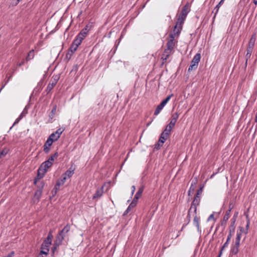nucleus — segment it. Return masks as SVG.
<instances>
[{
    "instance_id": "nucleus-43",
    "label": "nucleus",
    "mask_w": 257,
    "mask_h": 257,
    "mask_svg": "<svg viewBox=\"0 0 257 257\" xmlns=\"http://www.w3.org/2000/svg\"><path fill=\"white\" fill-rule=\"evenodd\" d=\"M179 117V114L178 112H176L172 115V119L177 121V119Z\"/></svg>"
},
{
    "instance_id": "nucleus-22",
    "label": "nucleus",
    "mask_w": 257,
    "mask_h": 257,
    "mask_svg": "<svg viewBox=\"0 0 257 257\" xmlns=\"http://www.w3.org/2000/svg\"><path fill=\"white\" fill-rule=\"evenodd\" d=\"M56 109H57V105L55 104L53 106L52 109L51 110V111L49 115V119H52L54 117L55 115L56 112Z\"/></svg>"
},
{
    "instance_id": "nucleus-52",
    "label": "nucleus",
    "mask_w": 257,
    "mask_h": 257,
    "mask_svg": "<svg viewBox=\"0 0 257 257\" xmlns=\"http://www.w3.org/2000/svg\"><path fill=\"white\" fill-rule=\"evenodd\" d=\"M253 48L251 47L248 46L247 48V53H252V50Z\"/></svg>"
},
{
    "instance_id": "nucleus-11",
    "label": "nucleus",
    "mask_w": 257,
    "mask_h": 257,
    "mask_svg": "<svg viewBox=\"0 0 257 257\" xmlns=\"http://www.w3.org/2000/svg\"><path fill=\"white\" fill-rule=\"evenodd\" d=\"M238 216V212H236L234 213L232 218L231 219L230 221V224L229 226V229L231 230V231H234L235 229V223L236 220V218Z\"/></svg>"
},
{
    "instance_id": "nucleus-29",
    "label": "nucleus",
    "mask_w": 257,
    "mask_h": 257,
    "mask_svg": "<svg viewBox=\"0 0 257 257\" xmlns=\"http://www.w3.org/2000/svg\"><path fill=\"white\" fill-rule=\"evenodd\" d=\"M49 251V247H46L41 246L40 253L43 254L47 255Z\"/></svg>"
},
{
    "instance_id": "nucleus-9",
    "label": "nucleus",
    "mask_w": 257,
    "mask_h": 257,
    "mask_svg": "<svg viewBox=\"0 0 257 257\" xmlns=\"http://www.w3.org/2000/svg\"><path fill=\"white\" fill-rule=\"evenodd\" d=\"M52 166V163H50L49 161H46L42 163L39 169H40V171H45L46 173L48 169Z\"/></svg>"
},
{
    "instance_id": "nucleus-42",
    "label": "nucleus",
    "mask_w": 257,
    "mask_h": 257,
    "mask_svg": "<svg viewBox=\"0 0 257 257\" xmlns=\"http://www.w3.org/2000/svg\"><path fill=\"white\" fill-rule=\"evenodd\" d=\"M233 207H234V202L233 201H230L229 203V208L227 211H229V213H230L231 210L233 208Z\"/></svg>"
},
{
    "instance_id": "nucleus-24",
    "label": "nucleus",
    "mask_w": 257,
    "mask_h": 257,
    "mask_svg": "<svg viewBox=\"0 0 257 257\" xmlns=\"http://www.w3.org/2000/svg\"><path fill=\"white\" fill-rule=\"evenodd\" d=\"M35 54H34V50H31L28 54L26 58V61H29L32 59H33L34 58Z\"/></svg>"
},
{
    "instance_id": "nucleus-14",
    "label": "nucleus",
    "mask_w": 257,
    "mask_h": 257,
    "mask_svg": "<svg viewBox=\"0 0 257 257\" xmlns=\"http://www.w3.org/2000/svg\"><path fill=\"white\" fill-rule=\"evenodd\" d=\"M175 42L173 41L172 40H168L166 45L167 48L165 50L172 52L175 45Z\"/></svg>"
},
{
    "instance_id": "nucleus-38",
    "label": "nucleus",
    "mask_w": 257,
    "mask_h": 257,
    "mask_svg": "<svg viewBox=\"0 0 257 257\" xmlns=\"http://www.w3.org/2000/svg\"><path fill=\"white\" fill-rule=\"evenodd\" d=\"M64 129L62 128H58L56 132L54 133L58 136L59 137H60L61 134L64 132Z\"/></svg>"
},
{
    "instance_id": "nucleus-53",
    "label": "nucleus",
    "mask_w": 257,
    "mask_h": 257,
    "mask_svg": "<svg viewBox=\"0 0 257 257\" xmlns=\"http://www.w3.org/2000/svg\"><path fill=\"white\" fill-rule=\"evenodd\" d=\"M249 220H248L247 222V224L246 225V231L245 232V234H247V232H248V228H249Z\"/></svg>"
},
{
    "instance_id": "nucleus-37",
    "label": "nucleus",
    "mask_w": 257,
    "mask_h": 257,
    "mask_svg": "<svg viewBox=\"0 0 257 257\" xmlns=\"http://www.w3.org/2000/svg\"><path fill=\"white\" fill-rule=\"evenodd\" d=\"M53 143V142L51 141V140L50 139L48 138L47 140L45 143L44 146H45V147H48L50 148V147L52 145Z\"/></svg>"
},
{
    "instance_id": "nucleus-21",
    "label": "nucleus",
    "mask_w": 257,
    "mask_h": 257,
    "mask_svg": "<svg viewBox=\"0 0 257 257\" xmlns=\"http://www.w3.org/2000/svg\"><path fill=\"white\" fill-rule=\"evenodd\" d=\"M171 53V51H167V50H164L163 54H162V59L163 60V63L166 61L167 59L169 58L170 54Z\"/></svg>"
},
{
    "instance_id": "nucleus-33",
    "label": "nucleus",
    "mask_w": 257,
    "mask_h": 257,
    "mask_svg": "<svg viewBox=\"0 0 257 257\" xmlns=\"http://www.w3.org/2000/svg\"><path fill=\"white\" fill-rule=\"evenodd\" d=\"M52 243V241L50 240H47V239H45L43 242L42 243L41 246L46 247H50V245Z\"/></svg>"
},
{
    "instance_id": "nucleus-2",
    "label": "nucleus",
    "mask_w": 257,
    "mask_h": 257,
    "mask_svg": "<svg viewBox=\"0 0 257 257\" xmlns=\"http://www.w3.org/2000/svg\"><path fill=\"white\" fill-rule=\"evenodd\" d=\"M190 6L189 3H187L183 6L177 19V22H178V23H182L183 24H184L187 15L190 11Z\"/></svg>"
},
{
    "instance_id": "nucleus-6",
    "label": "nucleus",
    "mask_w": 257,
    "mask_h": 257,
    "mask_svg": "<svg viewBox=\"0 0 257 257\" xmlns=\"http://www.w3.org/2000/svg\"><path fill=\"white\" fill-rule=\"evenodd\" d=\"M88 26H86L84 28H83L80 32L76 36V38L78 40H80L81 42L88 35Z\"/></svg>"
},
{
    "instance_id": "nucleus-50",
    "label": "nucleus",
    "mask_w": 257,
    "mask_h": 257,
    "mask_svg": "<svg viewBox=\"0 0 257 257\" xmlns=\"http://www.w3.org/2000/svg\"><path fill=\"white\" fill-rule=\"evenodd\" d=\"M43 147H44V151L45 152V153L46 154L48 153L50 150V148L48 147H45V146H44Z\"/></svg>"
},
{
    "instance_id": "nucleus-25",
    "label": "nucleus",
    "mask_w": 257,
    "mask_h": 257,
    "mask_svg": "<svg viewBox=\"0 0 257 257\" xmlns=\"http://www.w3.org/2000/svg\"><path fill=\"white\" fill-rule=\"evenodd\" d=\"M37 172H38L37 175L35 177V179L39 180L44 177L46 173L45 172V171H40V169H38Z\"/></svg>"
},
{
    "instance_id": "nucleus-40",
    "label": "nucleus",
    "mask_w": 257,
    "mask_h": 257,
    "mask_svg": "<svg viewBox=\"0 0 257 257\" xmlns=\"http://www.w3.org/2000/svg\"><path fill=\"white\" fill-rule=\"evenodd\" d=\"M203 188V187L202 186V187H200V189L197 190V192L195 195L196 197H200V195H201V194L202 193Z\"/></svg>"
},
{
    "instance_id": "nucleus-5",
    "label": "nucleus",
    "mask_w": 257,
    "mask_h": 257,
    "mask_svg": "<svg viewBox=\"0 0 257 257\" xmlns=\"http://www.w3.org/2000/svg\"><path fill=\"white\" fill-rule=\"evenodd\" d=\"M60 77L58 75H54L53 76L51 80V82L48 84L47 88L46 89V91L47 93L50 92L52 89L54 88V87L56 85L57 82L58 81Z\"/></svg>"
},
{
    "instance_id": "nucleus-41",
    "label": "nucleus",
    "mask_w": 257,
    "mask_h": 257,
    "mask_svg": "<svg viewBox=\"0 0 257 257\" xmlns=\"http://www.w3.org/2000/svg\"><path fill=\"white\" fill-rule=\"evenodd\" d=\"M234 231H231V230L229 229V233L227 235V239H226L227 240L230 241L231 238L233 234L234 233Z\"/></svg>"
},
{
    "instance_id": "nucleus-16",
    "label": "nucleus",
    "mask_w": 257,
    "mask_h": 257,
    "mask_svg": "<svg viewBox=\"0 0 257 257\" xmlns=\"http://www.w3.org/2000/svg\"><path fill=\"white\" fill-rule=\"evenodd\" d=\"M144 186H142L139 188L137 192L136 193L135 197L133 200H136V202L137 203L138 200L141 197L142 193L144 191Z\"/></svg>"
},
{
    "instance_id": "nucleus-44",
    "label": "nucleus",
    "mask_w": 257,
    "mask_h": 257,
    "mask_svg": "<svg viewBox=\"0 0 257 257\" xmlns=\"http://www.w3.org/2000/svg\"><path fill=\"white\" fill-rule=\"evenodd\" d=\"M251 55V53H248H248H246V55L245 56V59H246L245 64V67L247 65V63L248 60L250 58Z\"/></svg>"
},
{
    "instance_id": "nucleus-59",
    "label": "nucleus",
    "mask_w": 257,
    "mask_h": 257,
    "mask_svg": "<svg viewBox=\"0 0 257 257\" xmlns=\"http://www.w3.org/2000/svg\"><path fill=\"white\" fill-rule=\"evenodd\" d=\"M131 189H132L131 194H132V195H133L134 193H135V191L136 190V187H135V186H134V185L132 186V187H131Z\"/></svg>"
},
{
    "instance_id": "nucleus-30",
    "label": "nucleus",
    "mask_w": 257,
    "mask_h": 257,
    "mask_svg": "<svg viewBox=\"0 0 257 257\" xmlns=\"http://www.w3.org/2000/svg\"><path fill=\"white\" fill-rule=\"evenodd\" d=\"M44 186H45L44 182L41 181L40 184H39L37 186V190L36 191L42 193Z\"/></svg>"
},
{
    "instance_id": "nucleus-47",
    "label": "nucleus",
    "mask_w": 257,
    "mask_h": 257,
    "mask_svg": "<svg viewBox=\"0 0 257 257\" xmlns=\"http://www.w3.org/2000/svg\"><path fill=\"white\" fill-rule=\"evenodd\" d=\"M176 121H175V120L173 119H171L170 123H169V125H170L172 127H174L176 123Z\"/></svg>"
},
{
    "instance_id": "nucleus-27",
    "label": "nucleus",
    "mask_w": 257,
    "mask_h": 257,
    "mask_svg": "<svg viewBox=\"0 0 257 257\" xmlns=\"http://www.w3.org/2000/svg\"><path fill=\"white\" fill-rule=\"evenodd\" d=\"M58 157V153L56 152L55 154L51 156L47 161H49L50 163H52V165L56 159Z\"/></svg>"
},
{
    "instance_id": "nucleus-15",
    "label": "nucleus",
    "mask_w": 257,
    "mask_h": 257,
    "mask_svg": "<svg viewBox=\"0 0 257 257\" xmlns=\"http://www.w3.org/2000/svg\"><path fill=\"white\" fill-rule=\"evenodd\" d=\"M42 193L36 191L33 198V202L34 203H38L40 199Z\"/></svg>"
},
{
    "instance_id": "nucleus-4",
    "label": "nucleus",
    "mask_w": 257,
    "mask_h": 257,
    "mask_svg": "<svg viewBox=\"0 0 257 257\" xmlns=\"http://www.w3.org/2000/svg\"><path fill=\"white\" fill-rule=\"evenodd\" d=\"M173 96V94H171L168 95L164 100H163L161 103L158 105L156 108V110L154 112V115H157L163 108V107L165 106V105L167 103V102L169 101L170 98Z\"/></svg>"
},
{
    "instance_id": "nucleus-55",
    "label": "nucleus",
    "mask_w": 257,
    "mask_h": 257,
    "mask_svg": "<svg viewBox=\"0 0 257 257\" xmlns=\"http://www.w3.org/2000/svg\"><path fill=\"white\" fill-rule=\"evenodd\" d=\"M60 186H61L60 184L58 182H57V183L54 187V189L58 191L59 189Z\"/></svg>"
},
{
    "instance_id": "nucleus-45",
    "label": "nucleus",
    "mask_w": 257,
    "mask_h": 257,
    "mask_svg": "<svg viewBox=\"0 0 257 257\" xmlns=\"http://www.w3.org/2000/svg\"><path fill=\"white\" fill-rule=\"evenodd\" d=\"M176 36V35H175V34H174V33L171 32L169 35V40H172L173 41H175L174 38Z\"/></svg>"
},
{
    "instance_id": "nucleus-12",
    "label": "nucleus",
    "mask_w": 257,
    "mask_h": 257,
    "mask_svg": "<svg viewBox=\"0 0 257 257\" xmlns=\"http://www.w3.org/2000/svg\"><path fill=\"white\" fill-rule=\"evenodd\" d=\"M183 25V24L182 23H178V22L177 21L176 25L174 26L172 33L179 36L182 31Z\"/></svg>"
},
{
    "instance_id": "nucleus-8",
    "label": "nucleus",
    "mask_w": 257,
    "mask_h": 257,
    "mask_svg": "<svg viewBox=\"0 0 257 257\" xmlns=\"http://www.w3.org/2000/svg\"><path fill=\"white\" fill-rule=\"evenodd\" d=\"M239 228H240V231L237 232L236 233V237L235 238V243L234 244L232 245L235 247H237L238 248H239V246L240 245V241L241 234L244 230V228L242 227H239Z\"/></svg>"
},
{
    "instance_id": "nucleus-48",
    "label": "nucleus",
    "mask_w": 257,
    "mask_h": 257,
    "mask_svg": "<svg viewBox=\"0 0 257 257\" xmlns=\"http://www.w3.org/2000/svg\"><path fill=\"white\" fill-rule=\"evenodd\" d=\"M197 183V178H195L194 180H193L192 181V183H191V187H190V189H191V188L192 187V186H193L194 185H195Z\"/></svg>"
},
{
    "instance_id": "nucleus-18",
    "label": "nucleus",
    "mask_w": 257,
    "mask_h": 257,
    "mask_svg": "<svg viewBox=\"0 0 257 257\" xmlns=\"http://www.w3.org/2000/svg\"><path fill=\"white\" fill-rule=\"evenodd\" d=\"M74 169H73L72 167H71L64 174L62 175V176L66 177L68 176V178H70L74 174Z\"/></svg>"
},
{
    "instance_id": "nucleus-20",
    "label": "nucleus",
    "mask_w": 257,
    "mask_h": 257,
    "mask_svg": "<svg viewBox=\"0 0 257 257\" xmlns=\"http://www.w3.org/2000/svg\"><path fill=\"white\" fill-rule=\"evenodd\" d=\"M255 40H256V34H253L252 35V36L249 40V43L248 44V46H249V47L250 46V47L253 48L254 44H255Z\"/></svg>"
},
{
    "instance_id": "nucleus-46",
    "label": "nucleus",
    "mask_w": 257,
    "mask_h": 257,
    "mask_svg": "<svg viewBox=\"0 0 257 257\" xmlns=\"http://www.w3.org/2000/svg\"><path fill=\"white\" fill-rule=\"evenodd\" d=\"M163 144H160V141H159L158 143L155 145V148L157 150H159L160 149L161 147H162L163 146Z\"/></svg>"
},
{
    "instance_id": "nucleus-49",
    "label": "nucleus",
    "mask_w": 257,
    "mask_h": 257,
    "mask_svg": "<svg viewBox=\"0 0 257 257\" xmlns=\"http://www.w3.org/2000/svg\"><path fill=\"white\" fill-rule=\"evenodd\" d=\"M22 116H19L15 121L14 124H13V125H16V124L18 123L20 121V120L21 119H22Z\"/></svg>"
},
{
    "instance_id": "nucleus-23",
    "label": "nucleus",
    "mask_w": 257,
    "mask_h": 257,
    "mask_svg": "<svg viewBox=\"0 0 257 257\" xmlns=\"http://www.w3.org/2000/svg\"><path fill=\"white\" fill-rule=\"evenodd\" d=\"M199 221L200 217H198L196 215L193 219V224L197 228L198 231L200 230Z\"/></svg>"
},
{
    "instance_id": "nucleus-36",
    "label": "nucleus",
    "mask_w": 257,
    "mask_h": 257,
    "mask_svg": "<svg viewBox=\"0 0 257 257\" xmlns=\"http://www.w3.org/2000/svg\"><path fill=\"white\" fill-rule=\"evenodd\" d=\"M67 179V177H65V176H63L62 175L61 177V179L59 180H58L57 182H58L60 185H62L64 184V183L65 182L66 180Z\"/></svg>"
},
{
    "instance_id": "nucleus-64",
    "label": "nucleus",
    "mask_w": 257,
    "mask_h": 257,
    "mask_svg": "<svg viewBox=\"0 0 257 257\" xmlns=\"http://www.w3.org/2000/svg\"><path fill=\"white\" fill-rule=\"evenodd\" d=\"M12 76H13V74H12L10 76H9V77L8 78V79H7V81H6V83H8V82L10 81V78H11V77H12Z\"/></svg>"
},
{
    "instance_id": "nucleus-26",
    "label": "nucleus",
    "mask_w": 257,
    "mask_h": 257,
    "mask_svg": "<svg viewBox=\"0 0 257 257\" xmlns=\"http://www.w3.org/2000/svg\"><path fill=\"white\" fill-rule=\"evenodd\" d=\"M168 137V135H166L165 133H162L159 140V141H160V143L164 144L167 139Z\"/></svg>"
},
{
    "instance_id": "nucleus-63",
    "label": "nucleus",
    "mask_w": 257,
    "mask_h": 257,
    "mask_svg": "<svg viewBox=\"0 0 257 257\" xmlns=\"http://www.w3.org/2000/svg\"><path fill=\"white\" fill-rule=\"evenodd\" d=\"M38 181H39L38 180H37V179H35H35H34V185H37V182H38Z\"/></svg>"
},
{
    "instance_id": "nucleus-17",
    "label": "nucleus",
    "mask_w": 257,
    "mask_h": 257,
    "mask_svg": "<svg viewBox=\"0 0 257 257\" xmlns=\"http://www.w3.org/2000/svg\"><path fill=\"white\" fill-rule=\"evenodd\" d=\"M230 214L229 211H226L225 212V214L223 217V220L221 222V226H224V227L226 225V222L228 220L229 217H230Z\"/></svg>"
},
{
    "instance_id": "nucleus-34",
    "label": "nucleus",
    "mask_w": 257,
    "mask_h": 257,
    "mask_svg": "<svg viewBox=\"0 0 257 257\" xmlns=\"http://www.w3.org/2000/svg\"><path fill=\"white\" fill-rule=\"evenodd\" d=\"M9 152V149L7 148L4 149L2 151L0 152V159L3 157H5Z\"/></svg>"
},
{
    "instance_id": "nucleus-62",
    "label": "nucleus",
    "mask_w": 257,
    "mask_h": 257,
    "mask_svg": "<svg viewBox=\"0 0 257 257\" xmlns=\"http://www.w3.org/2000/svg\"><path fill=\"white\" fill-rule=\"evenodd\" d=\"M57 190L54 189V188L52 191V193L53 195H55L57 193Z\"/></svg>"
},
{
    "instance_id": "nucleus-39",
    "label": "nucleus",
    "mask_w": 257,
    "mask_h": 257,
    "mask_svg": "<svg viewBox=\"0 0 257 257\" xmlns=\"http://www.w3.org/2000/svg\"><path fill=\"white\" fill-rule=\"evenodd\" d=\"M53 235L52 234V231L51 230L49 232L48 236L46 239H47V240H50L52 241V239H53Z\"/></svg>"
},
{
    "instance_id": "nucleus-58",
    "label": "nucleus",
    "mask_w": 257,
    "mask_h": 257,
    "mask_svg": "<svg viewBox=\"0 0 257 257\" xmlns=\"http://www.w3.org/2000/svg\"><path fill=\"white\" fill-rule=\"evenodd\" d=\"M214 220V216L213 214H211L208 218L207 220L209 221L210 220Z\"/></svg>"
},
{
    "instance_id": "nucleus-19",
    "label": "nucleus",
    "mask_w": 257,
    "mask_h": 257,
    "mask_svg": "<svg viewBox=\"0 0 257 257\" xmlns=\"http://www.w3.org/2000/svg\"><path fill=\"white\" fill-rule=\"evenodd\" d=\"M137 205L136 200H133L130 205L128 206L127 208L126 209L125 212H124L123 215L127 214L129 211L131 210L132 208L135 207Z\"/></svg>"
},
{
    "instance_id": "nucleus-13",
    "label": "nucleus",
    "mask_w": 257,
    "mask_h": 257,
    "mask_svg": "<svg viewBox=\"0 0 257 257\" xmlns=\"http://www.w3.org/2000/svg\"><path fill=\"white\" fill-rule=\"evenodd\" d=\"M103 188L104 186H102L100 189L96 190L95 193L94 194L92 199H95L97 198L100 197L103 194Z\"/></svg>"
},
{
    "instance_id": "nucleus-57",
    "label": "nucleus",
    "mask_w": 257,
    "mask_h": 257,
    "mask_svg": "<svg viewBox=\"0 0 257 257\" xmlns=\"http://www.w3.org/2000/svg\"><path fill=\"white\" fill-rule=\"evenodd\" d=\"M170 131H169L168 129L165 128V130L162 132V133H165L166 135L169 136V135L170 133Z\"/></svg>"
},
{
    "instance_id": "nucleus-60",
    "label": "nucleus",
    "mask_w": 257,
    "mask_h": 257,
    "mask_svg": "<svg viewBox=\"0 0 257 257\" xmlns=\"http://www.w3.org/2000/svg\"><path fill=\"white\" fill-rule=\"evenodd\" d=\"M25 64V61L24 60H23L22 62H21L20 63H18L17 64V66L18 67H21L22 65H23L24 64Z\"/></svg>"
},
{
    "instance_id": "nucleus-35",
    "label": "nucleus",
    "mask_w": 257,
    "mask_h": 257,
    "mask_svg": "<svg viewBox=\"0 0 257 257\" xmlns=\"http://www.w3.org/2000/svg\"><path fill=\"white\" fill-rule=\"evenodd\" d=\"M229 241H228L226 240L225 242L223 244V245L221 247V248L220 250L219 253V254H220L221 255H222V251L224 250V249L228 246V245L229 244Z\"/></svg>"
},
{
    "instance_id": "nucleus-28",
    "label": "nucleus",
    "mask_w": 257,
    "mask_h": 257,
    "mask_svg": "<svg viewBox=\"0 0 257 257\" xmlns=\"http://www.w3.org/2000/svg\"><path fill=\"white\" fill-rule=\"evenodd\" d=\"M59 138L60 137L55 133H52L48 138V139H50L53 142L57 141Z\"/></svg>"
},
{
    "instance_id": "nucleus-56",
    "label": "nucleus",
    "mask_w": 257,
    "mask_h": 257,
    "mask_svg": "<svg viewBox=\"0 0 257 257\" xmlns=\"http://www.w3.org/2000/svg\"><path fill=\"white\" fill-rule=\"evenodd\" d=\"M27 113V111L25 110V109L23 111V112L20 114L19 116H22V118Z\"/></svg>"
},
{
    "instance_id": "nucleus-10",
    "label": "nucleus",
    "mask_w": 257,
    "mask_h": 257,
    "mask_svg": "<svg viewBox=\"0 0 257 257\" xmlns=\"http://www.w3.org/2000/svg\"><path fill=\"white\" fill-rule=\"evenodd\" d=\"M200 197H196V196H195L194 197V200H193L192 201V204H191V206L189 209V211L191 210V209H194V211L195 212H196L197 211V207L198 205H199V203H200Z\"/></svg>"
},
{
    "instance_id": "nucleus-31",
    "label": "nucleus",
    "mask_w": 257,
    "mask_h": 257,
    "mask_svg": "<svg viewBox=\"0 0 257 257\" xmlns=\"http://www.w3.org/2000/svg\"><path fill=\"white\" fill-rule=\"evenodd\" d=\"M224 0H221L220 1V2L216 6L215 8H214V10H215V14H214V17H215L216 15V14H217L218 11H219V9L220 7V6L223 4L224 3Z\"/></svg>"
},
{
    "instance_id": "nucleus-1",
    "label": "nucleus",
    "mask_w": 257,
    "mask_h": 257,
    "mask_svg": "<svg viewBox=\"0 0 257 257\" xmlns=\"http://www.w3.org/2000/svg\"><path fill=\"white\" fill-rule=\"evenodd\" d=\"M70 230V226L67 224L59 232L55 239V244L57 245L62 244L63 240L64 239L67 234Z\"/></svg>"
},
{
    "instance_id": "nucleus-51",
    "label": "nucleus",
    "mask_w": 257,
    "mask_h": 257,
    "mask_svg": "<svg viewBox=\"0 0 257 257\" xmlns=\"http://www.w3.org/2000/svg\"><path fill=\"white\" fill-rule=\"evenodd\" d=\"M59 245H57L56 244H55V240L54 241V245H53V247H52V252L54 253L55 251V250L57 249V248L59 246Z\"/></svg>"
},
{
    "instance_id": "nucleus-61",
    "label": "nucleus",
    "mask_w": 257,
    "mask_h": 257,
    "mask_svg": "<svg viewBox=\"0 0 257 257\" xmlns=\"http://www.w3.org/2000/svg\"><path fill=\"white\" fill-rule=\"evenodd\" d=\"M173 127H172L170 125H169V124L166 126V129H168L169 131H171L172 129L173 128Z\"/></svg>"
},
{
    "instance_id": "nucleus-32",
    "label": "nucleus",
    "mask_w": 257,
    "mask_h": 257,
    "mask_svg": "<svg viewBox=\"0 0 257 257\" xmlns=\"http://www.w3.org/2000/svg\"><path fill=\"white\" fill-rule=\"evenodd\" d=\"M239 248L237 247H235L233 245L231 246L230 249V253L232 254L236 255L238 252Z\"/></svg>"
},
{
    "instance_id": "nucleus-3",
    "label": "nucleus",
    "mask_w": 257,
    "mask_h": 257,
    "mask_svg": "<svg viewBox=\"0 0 257 257\" xmlns=\"http://www.w3.org/2000/svg\"><path fill=\"white\" fill-rule=\"evenodd\" d=\"M201 59V55L200 53H197L193 57V59L191 61V65H190L188 71L189 72L195 70L198 66V63L200 61Z\"/></svg>"
},
{
    "instance_id": "nucleus-54",
    "label": "nucleus",
    "mask_w": 257,
    "mask_h": 257,
    "mask_svg": "<svg viewBox=\"0 0 257 257\" xmlns=\"http://www.w3.org/2000/svg\"><path fill=\"white\" fill-rule=\"evenodd\" d=\"M60 186H61L60 184L58 182H57V183L54 187V189L58 191L59 189Z\"/></svg>"
},
{
    "instance_id": "nucleus-7",
    "label": "nucleus",
    "mask_w": 257,
    "mask_h": 257,
    "mask_svg": "<svg viewBox=\"0 0 257 257\" xmlns=\"http://www.w3.org/2000/svg\"><path fill=\"white\" fill-rule=\"evenodd\" d=\"M81 43L82 42L80 40L75 38L71 45L69 50L73 53L77 50L78 46L81 44Z\"/></svg>"
}]
</instances>
